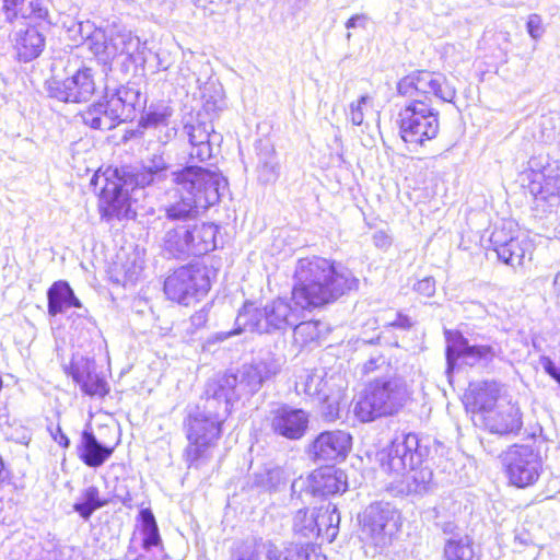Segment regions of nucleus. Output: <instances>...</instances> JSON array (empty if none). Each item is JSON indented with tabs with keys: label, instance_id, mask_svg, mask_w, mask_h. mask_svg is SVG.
<instances>
[{
	"label": "nucleus",
	"instance_id": "nucleus-1",
	"mask_svg": "<svg viewBox=\"0 0 560 560\" xmlns=\"http://www.w3.org/2000/svg\"><path fill=\"white\" fill-rule=\"evenodd\" d=\"M281 364L270 358L243 365L240 375L224 374L207 386L202 409L188 417L187 455H201L220 436L221 424L231 412L234 400L258 392L262 383L280 372Z\"/></svg>",
	"mask_w": 560,
	"mask_h": 560
},
{
	"label": "nucleus",
	"instance_id": "nucleus-2",
	"mask_svg": "<svg viewBox=\"0 0 560 560\" xmlns=\"http://www.w3.org/2000/svg\"><path fill=\"white\" fill-rule=\"evenodd\" d=\"M359 279L341 264L322 257L301 258L294 272L292 302L311 310L357 290Z\"/></svg>",
	"mask_w": 560,
	"mask_h": 560
},
{
	"label": "nucleus",
	"instance_id": "nucleus-3",
	"mask_svg": "<svg viewBox=\"0 0 560 560\" xmlns=\"http://www.w3.org/2000/svg\"><path fill=\"white\" fill-rule=\"evenodd\" d=\"M175 196L179 199L165 207L166 218L188 221L197 217L199 209H208L220 199L225 180L208 168L189 165L172 173Z\"/></svg>",
	"mask_w": 560,
	"mask_h": 560
},
{
	"label": "nucleus",
	"instance_id": "nucleus-4",
	"mask_svg": "<svg viewBox=\"0 0 560 560\" xmlns=\"http://www.w3.org/2000/svg\"><path fill=\"white\" fill-rule=\"evenodd\" d=\"M74 43H83L100 63L112 65L116 59L124 67L143 66L145 62V44L130 31L96 27L90 21L78 22L68 30Z\"/></svg>",
	"mask_w": 560,
	"mask_h": 560
},
{
	"label": "nucleus",
	"instance_id": "nucleus-5",
	"mask_svg": "<svg viewBox=\"0 0 560 560\" xmlns=\"http://www.w3.org/2000/svg\"><path fill=\"white\" fill-rule=\"evenodd\" d=\"M411 400L412 390L402 377H377L366 385L353 407V413L361 422H371L399 413Z\"/></svg>",
	"mask_w": 560,
	"mask_h": 560
},
{
	"label": "nucleus",
	"instance_id": "nucleus-6",
	"mask_svg": "<svg viewBox=\"0 0 560 560\" xmlns=\"http://www.w3.org/2000/svg\"><path fill=\"white\" fill-rule=\"evenodd\" d=\"M305 310L295 303L292 305L289 300L281 298L267 303L262 308L247 302L236 316L235 334L246 330L259 334L285 330L295 325Z\"/></svg>",
	"mask_w": 560,
	"mask_h": 560
},
{
	"label": "nucleus",
	"instance_id": "nucleus-7",
	"mask_svg": "<svg viewBox=\"0 0 560 560\" xmlns=\"http://www.w3.org/2000/svg\"><path fill=\"white\" fill-rule=\"evenodd\" d=\"M91 184L95 187L101 186L100 194V213L101 218L107 222L112 220L135 218L137 211L133 209L139 197L143 194H135L132 184L127 183V178L119 170L107 171L103 174H94Z\"/></svg>",
	"mask_w": 560,
	"mask_h": 560
},
{
	"label": "nucleus",
	"instance_id": "nucleus-8",
	"mask_svg": "<svg viewBox=\"0 0 560 560\" xmlns=\"http://www.w3.org/2000/svg\"><path fill=\"white\" fill-rule=\"evenodd\" d=\"M382 470L392 480L388 488L396 494H424L432 488L433 472L422 457H383Z\"/></svg>",
	"mask_w": 560,
	"mask_h": 560
},
{
	"label": "nucleus",
	"instance_id": "nucleus-9",
	"mask_svg": "<svg viewBox=\"0 0 560 560\" xmlns=\"http://www.w3.org/2000/svg\"><path fill=\"white\" fill-rule=\"evenodd\" d=\"M398 117L399 132L407 143L422 145L439 133V112L421 98L410 100Z\"/></svg>",
	"mask_w": 560,
	"mask_h": 560
},
{
	"label": "nucleus",
	"instance_id": "nucleus-10",
	"mask_svg": "<svg viewBox=\"0 0 560 560\" xmlns=\"http://www.w3.org/2000/svg\"><path fill=\"white\" fill-rule=\"evenodd\" d=\"M398 94L410 100L421 98L427 103L431 96L442 102L452 103L456 96V90L440 72L425 70L415 71L399 80Z\"/></svg>",
	"mask_w": 560,
	"mask_h": 560
},
{
	"label": "nucleus",
	"instance_id": "nucleus-11",
	"mask_svg": "<svg viewBox=\"0 0 560 560\" xmlns=\"http://www.w3.org/2000/svg\"><path fill=\"white\" fill-rule=\"evenodd\" d=\"M398 518L397 511L389 503L370 504L361 517L362 540L377 549L385 548L398 529Z\"/></svg>",
	"mask_w": 560,
	"mask_h": 560
},
{
	"label": "nucleus",
	"instance_id": "nucleus-12",
	"mask_svg": "<svg viewBox=\"0 0 560 560\" xmlns=\"http://www.w3.org/2000/svg\"><path fill=\"white\" fill-rule=\"evenodd\" d=\"M514 228L512 221L503 222L502 226L495 228L491 233L490 242L498 258L516 268L523 266L526 259H532L534 245L525 234Z\"/></svg>",
	"mask_w": 560,
	"mask_h": 560
},
{
	"label": "nucleus",
	"instance_id": "nucleus-13",
	"mask_svg": "<svg viewBox=\"0 0 560 560\" xmlns=\"http://www.w3.org/2000/svg\"><path fill=\"white\" fill-rule=\"evenodd\" d=\"M209 289L210 280L206 269L197 266L180 267L164 282V292L167 298L184 305L207 294Z\"/></svg>",
	"mask_w": 560,
	"mask_h": 560
},
{
	"label": "nucleus",
	"instance_id": "nucleus-14",
	"mask_svg": "<svg viewBox=\"0 0 560 560\" xmlns=\"http://www.w3.org/2000/svg\"><path fill=\"white\" fill-rule=\"evenodd\" d=\"M47 90L49 96L61 102H86L95 91L92 70L83 67L66 79L54 75L47 81Z\"/></svg>",
	"mask_w": 560,
	"mask_h": 560
},
{
	"label": "nucleus",
	"instance_id": "nucleus-15",
	"mask_svg": "<svg viewBox=\"0 0 560 560\" xmlns=\"http://www.w3.org/2000/svg\"><path fill=\"white\" fill-rule=\"evenodd\" d=\"M447 373L454 370L455 363L462 359L466 364L474 366L479 362H490L497 357V350L489 345H469L468 340L458 331H445Z\"/></svg>",
	"mask_w": 560,
	"mask_h": 560
},
{
	"label": "nucleus",
	"instance_id": "nucleus-16",
	"mask_svg": "<svg viewBox=\"0 0 560 560\" xmlns=\"http://www.w3.org/2000/svg\"><path fill=\"white\" fill-rule=\"evenodd\" d=\"M119 172L127 178L128 184L137 187L132 188L135 194H143V188L163 183L174 171H171L168 159L155 153L143 160L139 168L132 171L121 168Z\"/></svg>",
	"mask_w": 560,
	"mask_h": 560
},
{
	"label": "nucleus",
	"instance_id": "nucleus-17",
	"mask_svg": "<svg viewBox=\"0 0 560 560\" xmlns=\"http://www.w3.org/2000/svg\"><path fill=\"white\" fill-rule=\"evenodd\" d=\"M482 396L483 394L481 393L477 395L476 404L486 412V424L491 432L506 434L520 430L522 422L518 408L508 405L499 411H492L497 397L491 396L489 400H483Z\"/></svg>",
	"mask_w": 560,
	"mask_h": 560
},
{
	"label": "nucleus",
	"instance_id": "nucleus-18",
	"mask_svg": "<svg viewBox=\"0 0 560 560\" xmlns=\"http://www.w3.org/2000/svg\"><path fill=\"white\" fill-rule=\"evenodd\" d=\"M184 132L190 143L189 158L191 161L205 162L212 156V144L220 141V135L214 132L211 122L196 120L184 126Z\"/></svg>",
	"mask_w": 560,
	"mask_h": 560
},
{
	"label": "nucleus",
	"instance_id": "nucleus-19",
	"mask_svg": "<svg viewBox=\"0 0 560 560\" xmlns=\"http://www.w3.org/2000/svg\"><path fill=\"white\" fill-rule=\"evenodd\" d=\"M528 189L536 207L547 211L560 203V174L549 170L535 173Z\"/></svg>",
	"mask_w": 560,
	"mask_h": 560
},
{
	"label": "nucleus",
	"instance_id": "nucleus-20",
	"mask_svg": "<svg viewBox=\"0 0 560 560\" xmlns=\"http://www.w3.org/2000/svg\"><path fill=\"white\" fill-rule=\"evenodd\" d=\"M70 374L86 395L102 397L108 393L107 382L96 372L94 360L84 357L74 358Z\"/></svg>",
	"mask_w": 560,
	"mask_h": 560
},
{
	"label": "nucleus",
	"instance_id": "nucleus-21",
	"mask_svg": "<svg viewBox=\"0 0 560 560\" xmlns=\"http://www.w3.org/2000/svg\"><path fill=\"white\" fill-rule=\"evenodd\" d=\"M307 415L302 409L280 406L273 411V430L289 439H300L307 427Z\"/></svg>",
	"mask_w": 560,
	"mask_h": 560
},
{
	"label": "nucleus",
	"instance_id": "nucleus-22",
	"mask_svg": "<svg viewBox=\"0 0 560 560\" xmlns=\"http://www.w3.org/2000/svg\"><path fill=\"white\" fill-rule=\"evenodd\" d=\"M505 467L510 482L517 488H526L535 483L541 470L538 457H510Z\"/></svg>",
	"mask_w": 560,
	"mask_h": 560
},
{
	"label": "nucleus",
	"instance_id": "nucleus-23",
	"mask_svg": "<svg viewBox=\"0 0 560 560\" xmlns=\"http://www.w3.org/2000/svg\"><path fill=\"white\" fill-rule=\"evenodd\" d=\"M311 480L313 492L322 495L341 493L348 488L347 475L334 465L314 470Z\"/></svg>",
	"mask_w": 560,
	"mask_h": 560
},
{
	"label": "nucleus",
	"instance_id": "nucleus-24",
	"mask_svg": "<svg viewBox=\"0 0 560 560\" xmlns=\"http://www.w3.org/2000/svg\"><path fill=\"white\" fill-rule=\"evenodd\" d=\"M257 551L265 552L268 560H317L318 555L314 545L289 544L283 550H279L271 541L259 539Z\"/></svg>",
	"mask_w": 560,
	"mask_h": 560
},
{
	"label": "nucleus",
	"instance_id": "nucleus-25",
	"mask_svg": "<svg viewBox=\"0 0 560 560\" xmlns=\"http://www.w3.org/2000/svg\"><path fill=\"white\" fill-rule=\"evenodd\" d=\"M352 436L341 430L322 432L313 442L312 455H347L351 451Z\"/></svg>",
	"mask_w": 560,
	"mask_h": 560
},
{
	"label": "nucleus",
	"instance_id": "nucleus-26",
	"mask_svg": "<svg viewBox=\"0 0 560 560\" xmlns=\"http://www.w3.org/2000/svg\"><path fill=\"white\" fill-rule=\"evenodd\" d=\"M144 103V96L133 85L120 86L116 92L109 94L112 114H120L124 121L132 118L135 110L138 107H142Z\"/></svg>",
	"mask_w": 560,
	"mask_h": 560
},
{
	"label": "nucleus",
	"instance_id": "nucleus-27",
	"mask_svg": "<svg viewBox=\"0 0 560 560\" xmlns=\"http://www.w3.org/2000/svg\"><path fill=\"white\" fill-rule=\"evenodd\" d=\"M110 108L109 94H106L104 101L92 105L86 112H84L82 116L84 124L93 129L100 130H110L115 128L124 120L120 114H112Z\"/></svg>",
	"mask_w": 560,
	"mask_h": 560
},
{
	"label": "nucleus",
	"instance_id": "nucleus-28",
	"mask_svg": "<svg viewBox=\"0 0 560 560\" xmlns=\"http://www.w3.org/2000/svg\"><path fill=\"white\" fill-rule=\"evenodd\" d=\"M327 381L317 370H303L296 376L295 390L319 401H328L330 393L327 390Z\"/></svg>",
	"mask_w": 560,
	"mask_h": 560
},
{
	"label": "nucleus",
	"instance_id": "nucleus-29",
	"mask_svg": "<svg viewBox=\"0 0 560 560\" xmlns=\"http://www.w3.org/2000/svg\"><path fill=\"white\" fill-rule=\"evenodd\" d=\"M189 224H180L167 229L163 237V250L174 258H187L189 252Z\"/></svg>",
	"mask_w": 560,
	"mask_h": 560
},
{
	"label": "nucleus",
	"instance_id": "nucleus-30",
	"mask_svg": "<svg viewBox=\"0 0 560 560\" xmlns=\"http://www.w3.org/2000/svg\"><path fill=\"white\" fill-rule=\"evenodd\" d=\"M47 299L50 316H56L69 307H81V302L66 281L54 282L47 291Z\"/></svg>",
	"mask_w": 560,
	"mask_h": 560
},
{
	"label": "nucleus",
	"instance_id": "nucleus-31",
	"mask_svg": "<svg viewBox=\"0 0 560 560\" xmlns=\"http://www.w3.org/2000/svg\"><path fill=\"white\" fill-rule=\"evenodd\" d=\"M44 45V36L34 27H28L15 34L14 47L19 59L24 62L37 58L43 51Z\"/></svg>",
	"mask_w": 560,
	"mask_h": 560
},
{
	"label": "nucleus",
	"instance_id": "nucleus-32",
	"mask_svg": "<svg viewBox=\"0 0 560 560\" xmlns=\"http://www.w3.org/2000/svg\"><path fill=\"white\" fill-rule=\"evenodd\" d=\"M2 10L9 22L18 19L44 20L47 16V10L40 5L38 0H3Z\"/></svg>",
	"mask_w": 560,
	"mask_h": 560
},
{
	"label": "nucleus",
	"instance_id": "nucleus-33",
	"mask_svg": "<svg viewBox=\"0 0 560 560\" xmlns=\"http://www.w3.org/2000/svg\"><path fill=\"white\" fill-rule=\"evenodd\" d=\"M218 228L212 223L190 225L189 252L190 256H201L217 247L215 235Z\"/></svg>",
	"mask_w": 560,
	"mask_h": 560
},
{
	"label": "nucleus",
	"instance_id": "nucleus-34",
	"mask_svg": "<svg viewBox=\"0 0 560 560\" xmlns=\"http://www.w3.org/2000/svg\"><path fill=\"white\" fill-rule=\"evenodd\" d=\"M340 523V514L335 504L328 503L326 508H322L317 513L316 537L322 536L328 542H331L337 534Z\"/></svg>",
	"mask_w": 560,
	"mask_h": 560
},
{
	"label": "nucleus",
	"instance_id": "nucleus-35",
	"mask_svg": "<svg viewBox=\"0 0 560 560\" xmlns=\"http://www.w3.org/2000/svg\"><path fill=\"white\" fill-rule=\"evenodd\" d=\"M258 179L264 184L275 183L279 176V163L275 149L266 145L258 153Z\"/></svg>",
	"mask_w": 560,
	"mask_h": 560
},
{
	"label": "nucleus",
	"instance_id": "nucleus-36",
	"mask_svg": "<svg viewBox=\"0 0 560 560\" xmlns=\"http://www.w3.org/2000/svg\"><path fill=\"white\" fill-rule=\"evenodd\" d=\"M386 455H423L418 436L413 433H396Z\"/></svg>",
	"mask_w": 560,
	"mask_h": 560
},
{
	"label": "nucleus",
	"instance_id": "nucleus-37",
	"mask_svg": "<svg viewBox=\"0 0 560 560\" xmlns=\"http://www.w3.org/2000/svg\"><path fill=\"white\" fill-rule=\"evenodd\" d=\"M139 517L141 522L142 546L145 550H150L161 542L158 524L152 511L149 509H142Z\"/></svg>",
	"mask_w": 560,
	"mask_h": 560
},
{
	"label": "nucleus",
	"instance_id": "nucleus-38",
	"mask_svg": "<svg viewBox=\"0 0 560 560\" xmlns=\"http://www.w3.org/2000/svg\"><path fill=\"white\" fill-rule=\"evenodd\" d=\"M444 555L446 560H476L471 540L467 536L447 540Z\"/></svg>",
	"mask_w": 560,
	"mask_h": 560
},
{
	"label": "nucleus",
	"instance_id": "nucleus-39",
	"mask_svg": "<svg viewBox=\"0 0 560 560\" xmlns=\"http://www.w3.org/2000/svg\"><path fill=\"white\" fill-rule=\"evenodd\" d=\"M293 326L294 342L301 347L316 342L323 332V324L318 320H306Z\"/></svg>",
	"mask_w": 560,
	"mask_h": 560
},
{
	"label": "nucleus",
	"instance_id": "nucleus-40",
	"mask_svg": "<svg viewBox=\"0 0 560 560\" xmlns=\"http://www.w3.org/2000/svg\"><path fill=\"white\" fill-rule=\"evenodd\" d=\"M82 501L74 503L73 510L84 520H89L93 512L106 504V501L100 498L98 489L89 487L82 492Z\"/></svg>",
	"mask_w": 560,
	"mask_h": 560
},
{
	"label": "nucleus",
	"instance_id": "nucleus-41",
	"mask_svg": "<svg viewBox=\"0 0 560 560\" xmlns=\"http://www.w3.org/2000/svg\"><path fill=\"white\" fill-rule=\"evenodd\" d=\"M172 113V108L165 104L150 105L142 116V125L145 128L167 127Z\"/></svg>",
	"mask_w": 560,
	"mask_h": 560
},
{
	"label": "nucleus",
	"instance_id": "nucleus-42",
	"mask_svg": "<svg viewBox=\"0 0 560 560\" xmlns=\"http://www.w3.org/2000/svg\"><path fill=\"white\" fill-rule=\"evenodd\" d=\"M317 514L308 513L307 510H299L293 520V529L305 538L316 537Z\"/></svg>",
	"mask_w": 560,
	"mask_h": 560
},
{
	"label": "nucleus",
	"instance_id": "nucleus-43",
	"mask_svg": "<svg viewBox=\"0 0 560 560\" xmlns=\"http://www.w3.org/2000/svg\"><path fill=\"white\" fill-rule=\"evenodd\" d=\"M80 450L81 455H110L114 451L113 446L100 442L92 432L83 431L81 435Z\"/></svg>",
	"mask_w": 560,
	"mask_h": 560
},
{
	"label": "nucleus",
	"instance_id": "nucleus-44",
	"mask_svg": "<svg viewBox=\"0 0 560 560\" xmlns=\"http://www.w3.org/2000/svg\"><path fill=\"white\" fill-rule=\"evenodd\" d=\"M372 105V98L369 95H362L357 101L349 104V108L346 113L347 119L353 126H362L368 107Z\"/></svg>",
	"mask_w": 560,
	"mask_h": 560
},
{
	"label": "nucleus",
	"instance_id": "nucleus-45",
	"mask_svg": "<svg viewBox=\"0 0 560 560\" xmlns=\"http://www.w3.org/2000/svg\"><path fill=\"white\" fill-rule=\"evenodd\" d=\"M260 481L270 489H275L285 481L284 470L280 467L268 468Z\"/></svg>",
	"mask_w": 560,
	"mask_h": 560
},
{
	"label": "nucleus",
	"instance_id": "nucleus-46",
	"mask_svg": "<svg viewBox=\"0 0 560 560\" xmlns=\"http://www.w3.org/2000/svg\"><path fill=\"white\" fill-rule=\"evenodd\" d=\"M526 28L533 39H539L545 33L542 18L536 13L528 16Z\"/></svg>",
	"mask_w": 560,
	"mask_h": 560
},
{
	"label": "nucleus",
	"instance_id": "nucleus-47",
	"mask_svg": "<svg viewBox=\"0 0 560 560\" xmlns=\"http://www.w3.org/2000/svg\"><path fill=\"white\" fill-rule=\"evenodd\" d=\"M47 431L49 432L51 439L61 446L62 450H66L69 446V438L63 433L62 429L60 428L59 423H50L47 427Z\"/></svg>",
	"mask_w": 560,
	"mask_h": 560
},
{
	"label": "nucleus",
	"instance_id": "nucleus-48",
	"mask_svg": "<svg viewBox=\"0 0 560 560\" xmlns=\"http://www.w3.org/2000/svg\"><path fill=\"white\" fill-rule=\"evenodd\" d=\"M387 366L386 359L383 355L370 358L362 366L363 374H370L375 371H381Z\"/></svg>",
	"mask_w": 560,
	"mask_h": 560
},
{
	"label": "nucleus",
	"instance_id": "nucleus-49",
	"mask_svg": "<svg viewBox=\"0 0 560 560\" xmlns=\"http://www.w3.org/2000/svg\"><path fill=\"white\" fill-rule=\"evenodd\" d=\"M539 362L544 371L560 385V369L555 365L553 361L549 357L542 355Z\"/></svg>",
	"mask_w": 560,
	"mask_h": 560
},
{
	"label": "nucleus",
	"instance_id": "nucleus-50",
	"mask_svg": "<svg viewBox=\"0 0 560 560\" xmlns=\"http://www.w3.org/2000/svg\"><path fill=\"white\" fill-rule=\"evenodd\" d=\"M415 290L425 296H431L435 291V281L433 278H424L415 284Z\"/></svg>",
	"mask_w": 560,
	"mask_h": 560
},
{
	"label": "nucleus",
	"instance_id": "nucleus-51",
	"mask_svg": "<svg viewBox=\"0 0 560 560\" xmlns=\"http://www.w3.org/2000/svg\"><path fill=\"white\" fill-rule=\"evenodd\" d=\"M373 243L381 249H386L392 244V238L384 231H377L373 234Z\"/></svg>",
	"mask_w": 560,
	"mask_h": 560
},
{
	"label": "nucleus",
	"instance_id": "nucleus-52",
	"mask_svg": "<svg viewBox=\"0 0 560 560\" xmlns=\"http://www.w3.org/2000/svg\"><path fill=\"white\" fill-rule=\"evenodd\" d=\"M388 325L397 328L407 329L410 328L412 324L408 316L397 313L396 318L393 322H389Z\"/></svg>",
	"mask_w": 560,
	"mask_h": 560
},
{
	"label": "nucleus",
	"instance_id": "nucleus-53",
	"mask_svg": "<svg viewBox=\"0 0 560 560\" xmlns=\"http://www.w3.org/2000/svg\"><path fill=\"white\" fill-rule=\"evenodd\" d=\"M366 21H368V19L365 15L357 14V15L351 16L347 21L346 27L347 28L364 27L366 24Z\"/></svg>",
	"mask_w": 560,
	"mask_h": 560
},
{
	"label": "nucleus",
	"instance_id": "nucleus-54",
	"mask_svg": "<svg viewBox=\"0 0 560 560\" xmlns=\"http://www.w3.org/2000/svg\"><path fill=\"white\" fill-rule=\"evenodd\" d=\"M259 540H256L252 547H248L247 553L243 555L242 558L238 560H259V557L261 555H265V552L257 551V544Z\"/></svg>",
	"mask_w": 560,
	"mask_h": 560
},
{
	"label": "nucleus",
	"instance_id": "nucleus-55",
	"mask_svg": "<svg viewBox=\"0 0 560 560\" xmlns=\"http://www.w3.org/2000/svg\"><path fill=\"white\" fill-rule=\"evenodd\" d=\"M83 462L90 467H100L104 464L106 457H81Z\"/></svg>",
	"mask_w": 560,
	"mask_h": 560
},
{
	"label": "nucleus",
	"instance_id": "nucleus-56",
	"mask_svg": "<svg viewBox=\"0 0 560 560\" xmlns=\"http://www.w3.org/2000/svg\"><path fill=\"white\" fill-rule=\"evenodd\" d=\"M328 408H329V411L327 413V418L329 420H335V419L339 418L338 404L336 406H334L332 404H329Z\"/></svg>",
	"mask_w": 560,
	"mask_h": 560
},
{
	"label": "nucleus",
	"instance_id": "nucleus-57",
	"mask_svg": "<svg viewBox=\"0 0 560 560\" xmlns=\"http://www.w3.org/2000/svg\"><path fill=\"white\" fill-rule=\"evenodd\" d=\"M9 478V470L4 467L2 457H0V482Z\"/></svg>",
	"mask_w": 560,
	"mask_h": 560
},
{
	"label": "nucleus",
	"instance_id": "nucleus-58",
	"mask_svg": "<svg viewBox=\"0 0 560 560\" xmlns=\"http://www.w3.org/2000/svg\"><path fill=\"white\" fill-rule=\"evenodd\" d=\"M498 40H502L504 44L510 43V34L508 32H499L497 34Z\"/></svg>",
	"mask_w": 560,
	"mask_h": 560
},
{
	"label": "nucleus",
	"instance_id": "nucleus-59",
	"mask_svg": "<svg viewBox=\"0 0 560 560\" xmlns=\"http://www.w3.org/2000/svg\"><path fill=\"white\" fill-rule=\"evenodd\" d=\"M553 287L557 293V296L560 299V272L557 273L553 280Z\"/></svg>",
	"mask_w": 560,
	"mask_h": 560
},
{
	"label": "nucleus",
	"instance_id": "nucleus-60",
	"mask_svg": "<svg viewBox=\"0 0 560 560\" xmlns=\"http://www.w3.org/2000/svg\"><path fill=\"white\" fill-rule=\"evenodd\" d=\"M194 323H201L205 320V315L202 313L196 314L191 317Z\"/></svg>",
	"mask_w": 560,
	"mask_h": 560
},
{
	"label": "nucleus",
	"instance_id": "nucleus-61",
	"mask_svg": "<svg viewBox=\"0 0 560 560\" xmlns=\"http://www.w3.org/2000/svg\"><path fill=\"white\" fill-rule=\"evenodd\" d=\"M174 135H175V129L174 128L167 129V131H166V140L164 142H166L168 139H171Z\"/></svg>",
	"mask_w": 560,
	"mask_h": 560
}]
</instances>
